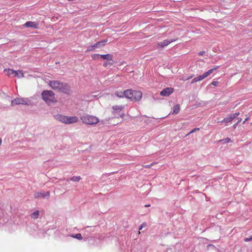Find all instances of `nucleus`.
Returning <instances> with one entry per match:
<instances>
[{
	"mask_svg": "<svg viewBox=\"0 0 252 252\" xmlns=\"http://www.w3.org/2000/svg\"><path fill=\"white\" fill-rule=\"evenodd\" d=\"M49 85L54 90L64 93H68L70 87L66 83H63L59 81H50Z\"/></svg>",
	"mask_w": 252,
	"mask_h": 252,
	"instance_id": "1",
	"label": "nucleus"
},
{
	"mask_svg": "<svg viewBox=\"0 0 252 252\" xmlns=\"http://www.w3.org/2000/svg\"><path fill=\"white\" fill-rule=\"evenodd\" d=\"M142 97L141 92L131 89L125 90V97L129 99L131 101L136 102L140 101Z\"/></svg>",
	"mask_w": 252,
	"mask_h": 252,
	"instance_id": "2",
	"label": "nucleus"
},
{
	"mask_svg": "<svg viewBox=\"0 0 252 252\" xmlns=\"http://www.w3.org/2000/svg\"><path fill=\"white\" fill-rule=\"evenodd\" d=\"M54 118L61 123L65 124L76 123L78 121V118L76 116L69 117L60 114L54 116Z\"/></svg>",
	"mask_w": 252,
	"mask_h": 252,
	"instance_id": "3",
	"label": "nucleus"
},
{
	"mask_svg": "<svg viewBox=\"0 0 252 252\" xmlns=\"http://www.w3.org/2000/svg\"><path fill=\"white\" fill-rule=\"evenodd\" d=\"M41 95L42 99L49 105L55 103L57 102L55 97V94L51 91H43Z\"/></svg>",
	"mask_w": 252,
	"mask_h": 252,
	"instance_id": "4",
	"label": "nucleus"
},
{
	"mask_svg": "<svg viewBox=\"0 0 252 252\" xmlns=\"http://www.w3.org/2000/svg\"><path fill=\"white\" fill-rule=\"evenodd\" d=\"M82 122L88 125H94L98 124L99 119L96 116L86 114L80 117Z\"/></svg>",
	"mask_w": 252,
	"mask_h": 252,
	"instance_id": "5",
	"label": "nucleus"
},
{
	"mask_svg": "<svg viewBox=\"0 0 252 252\" xmlns=\"http://www.w3.org/2000/svg\"><path fill=\"white\" fill-rule=\"evenodd\" d=\"M220 66H215L213 68L209 69L208 71L203 74L202 75H199L197 77L194 78L191 81V83H194L198 81H201L204 78L211 74L214 71L219 68Z\"/></svg>",
	"mask_w": 252,
	"mask_h": 252,
	"instance_id": "6",
	"label": "nucleus"
},
{
	"mask_svg": "<svg viewBox=\"0 0 252 252\" xmlns=\"http://www.w3.org/2000/svg\"><path fill=\"white\" fill-rule=\"evenodd\" d=\"M124 109V106L123 105H114L112 106V113L115 115L118 114V115L116 116V117L123 118L125 116V114L123 112Z\"/></svg>",
	"mask_w": 252,
	"mask_h": 252,
	"instance_id": "7",
	"label": "nucleus"
},
{
	"mask_svg": "<svg viewBox=\"0 0 252 252\" xmlns=\"http://www.w3.org/2000/svg\"><path fill=\"white\" fill-rule=\"evenodd\" d=\"M23 104L29 105L31 102L27 98H16L11 101V105Z\"/></svg>",
	"mask_w": 252,
	"mask_h": 252,
	"instance_id": "8",
	"label": "nucleus"
},
{
	"mask_svg": "<svg viewBox=\"0 0 252 252\" xmlns=\"http://www.w3.org/2000/svg\"><path fill=\"white\" fill-rule=\"evenodd\" d=\"M174 89L171 87L166 88L160 92V94L163 96H168L173 93Z\"/></svg>",
	"mask_w": 252,
	"mask_h": 252,
	"instance_id": "9",
	"label": "nucleus"
},
{
	"mask_svg": "<svg viewBox=\"0 0 252 252\" xmlns=\"http://www.w3.org/2000/svg\"><path fill=\"white\" fill-rule=\"evenodd\" d=\"M173 41H175V40H164L163 41L158 42L157 43V48L159 49L164 48V47L167 46Z\"/></svg>",
	"mask_w": 252,
	"mask_h": 252,
	"instance_id": "10",
	"label": "nucleus"
},
{
	"mask_svg": "<svg viewBox=\"0 0 252 252\" xmlns=\"http://www.w3.org/2000/svg\"><path fill=\"white\" fill-rule=\"evenodd\" d=\"M49 196L50 192L49 191L35 192L34 193L35 198H44L45 197H49Z\"/></svg>",
	"mask_w": 252,
	"mask_h": 252,
	"instance_id": "11",
	"label": "nucleus"
},
{
	"mask_svg": "<svg viewBox=\"0 0 252 252\" xmlns=\"http://www.w3.org/2000/svg\"><path fill=\"white\" fill-rule=\"evenodd\" d=\"M107 42L108 40L107 39L102 40L98 42H97L94 45L95 46V49L100 48L103 47Z\"/></svg>",
	"mask_w": 252,
	"mask_h": 252,
	"instance_id": "12",
	"label": "nucleus"
},
{
	"mask_svg": "<svg viewBox=\"0 0 252 252\" xmlns=\"http://www.w3.org/2000/svg\"><path fill=\"white\" fill-rule=\"evenodd\" d=\"M24 25L27 27L37 29L38 28V23L34 22L28 21Z\"/></svg>",
	"mask_w": 252,
	"mask_h": 252,
	"instance_id": "13",
	"label": "nucleus"
},
{
	"mask_svg": "<svg viewBox=\"0 0 252 252\" xmlns=\"http://www.w3.org/2000/svg\"><path fill=\"white\" fill-rule=\"evenodd\" d=\"M4 73L9 77H14L15 70L12 69H5L4 70Z\"/></svg>",
	"mask_w": 252,
	"mask_h": 252,
	"instance_id": "14",
	"label": "nucleus"
},
{
	"mask_svg": "<svg viewBox=\"0 0 252 252\" xmlns=\"http://www.w3.org/2000/svg\"><path fill=\"white\" fill-rule=\"evenodd\" d=\"M235 119V116H233V115L230 114L228 115L226 118H224L221 122H224L226 124L231 122L233 119Z\"/></svg>",
	"mask_w": 252,
	"mask_h": 252,
	"instance_id": "15",
	"label": "nucleus"
},
{
	"mask_svg": "<svg viewBox=\"0 0 252 252\" xmlns=\"http://www.w3.org/2000/svg\"><path fill=\"white\" fill-rule=\"evenodd\" d=\"M100 57L103 60H106L107 61H111L113 59V55L110 54L100 55Z\"/></svg>",
	"mask_w": 252,
	"mask_h": 252,
	"instance_id": "16",
	"label": "nucleus"
},
{
	"mask_svg": "<svg viewBox=\"0 0 252 252\" xmlns=\"http://www.w3.org/2000/svg\"><path fill=\"white\" fill-rule=\"evenodd\" d=\"M14 73V77H17L18 78H23L24 77V73L21 70H15Z\"/></svg>",
	"mask_w": 252,
	"mask_h": 252,
	"instance_id": "17",
	"label": "nucleus"
},
{
	"mask_svg": "<svg viewBox=\"0 0 252 252\" xmlns=\"http://www.w3.org/2000/svg\"><path fill=\"white\" fill-rule=\"evenodd\" d=\"M115 95L120 98H123L124 97H125V91L124 92L116 91L115 92Z\"/></svg>",
	"mask_w": 252,
	"mask_h": 252,
	"instance_id": "18",
	"label": "nucleus"
},
{
	"mask_svg": "<svg viewBox=\"0 0 252 252\" xmlns=\"http://www.w3.org/2000/svg\"><path fill=\"white\" fill-rule=\"evenodd\" d=\"M180 110V105L179 104H176L173 107V110L172 114H178Z\"/></svg>",
	"mask_w": 252,
	"mask_h": 252,
	"instance_id": "19",
	"label": "nucleus"
},
{
	"mask_svg": "<svg viewBox=\"0 0 252 252\" xmlns=\"http://www.w3.org/2000/svg\"><path fill=\"white\" fill-rule=\"evenodd\" d=\"M39 215V211L37 210L32 213V214L31 215V217L32 218L36 220L38 218Z\"/></svg>",
	"mask_w": 252,
	"mask_h": 252,
	"instance_id": "20",
	"label": "nucleus"
},
{
	"mask_svg": "<svg viewBox=\"0 0 252 252\" xmlns=\"http://www.w3.org/2000/svg\"><path fill=\"white\" fill-rule=\"evenodd\" d=\"M70 237H73L74 238H76L78 240H82L83 239L82 236L80 233L70 235Z\"/></svg>",
	"mask_w": 252,
	"mask_h": 252,
	"instance_id": "21",
	"label": "nucleus"
},
{
	"mask_svg": "<svg viewBox=\"0 0 252 252\" xmlns=\"http://www.w3.org/2000/svg\"><path fill=\"white\" fill-rule=\"evenodd\" d=\"M80 176H74L70 178V180L73 182H78L81 180Z\"/></svg>",
	"mask_w": 252,
	"mask_h": 252,
	"instance_id": "22",
	"label": "nucleus"
},
{
	"mask_svg": "<svg viewBox=\"0 0 252 252\" xmlns=\"http://www.w3.org/2000/svg\"><path fill=\"white\" fill-rule=\"evenodd\" d=\"M95 49H95V46H94V45H92L89 46L87 47V49L86 51V52H90V51H94Z\"/></svg>",
	"mask_w": 252,
	"mask_h": 252,
	"instance_id": "23",
	"label": "nucleus"
},
{
	"mask_svg": "<svg viewBox=\"0 0 252 252\" xmlns=\"http://www.w3.org/2000/svg\"><path fill=\"white\" fill-rule=\"evenodd\" d=\"M99 56L100 57V55L98 54H94L91 55L92 58L94 60H97L99 59Z\"/></svg>",
	"mask_w": 252,
	"mask_h": 252,
	"instance_id": "24",
	"label": "nucleus"
},
{
	"mask_svg": "<svg viewBox=\"0 0 252 252\" xmlns=\"http://www.w3.org/2000/svg\"><path fill=\"white\" fill-rule=\"evenodd\" d=\"M154 164H155V163L154 162H153L151 164H148V165H143V167H144V168H150Z\"/></svg>",
	"mask_w": 252,
	"mask_h": 252,
	"instance_id": "25",
	"label": "nucleus"
},
{
	"mask_svg": "<svg viewBox=\"0 0 252 252\" xmlns=\"http://www.w3.org/2000/svg\"><path fill=\"white\" fill-rule=\"evenodd\" d=\"M147 226V223L146 222H143L142 223V224L140 225L139 230H141L143 227H145Z\"/></svg>",
	"mask_w": 252,
	"mask_h": 252,
	"instance_id": "26",
	"label": "nucleus"
},
{
	"mask_svg": "<svg viewBox=\"0 0 252 252\" xmlns=\"http://www.w3.org/2000/svg\"><path fill=\"white\" fill-rule=\"evenodd\" d=\"M199 130V128H195L193 129L191 131H190V132L189 133V134L193 133L195 131H196V130Z\"/></svg>",
	"mask_w": 252,
	"mask_h": 252,
	"instance_id": "27",
	"label": "nucleus"
},
{
	"mask_svg": "<svg viewBox=\"0 0 252 252\" xmlns=\"http://www.w3.org/2000/svg\"><path fill=\"white\" fill-rule=\"evenodd\" d=\"M108 64L111 65V63H108L107 62H104L103 64V66L104 67H106Z\"/></svg>",
	"mask_w": 252,
	"mask_h": 252,
	"instance_id": "28",
	"label": "nucleus"
},
{
	"mask_svg": "<svg viewBox=\"0 0 252 252\" xmlns=\"http://www.w3.org/2000/svg\"><path fill=\"white\" fill-rule=\"evenodd\" d=\"M219 82L218 81H213L211 83V84L213 86H217Z\"/></svg>",
	"mask_w": 252,
	"mask_h": 252,
	"instance_id": "29",
	"label": "nucleus"
},
{
	"mask_svg": "<svg viewBox=\"0 0 252 252\" xmlns=\"http://www.w3.org/2000/svg\"><path fill=\"white\" fill-rule=\"evenodd\" d=\"M205 53V52L204 51H202L198 53V55L199 56H203Z\"/></svg>",
	"mask_w": 252,
	"mask_h": 252,
	"instance_id": "30",
	"label": "nucleus"
},
{
	"mask_svg": "<svg viewBox=\"0 0 252 252\" xmlns=\"http://www.w3.org/2000/svg\"><path fill=\"white\" fill-rule=\"evenodd\" d=\"M252 241V239H251L250 237L249 238H246L245 239V242H249V241Z\"/></svg>",
	"mask_w": 252,
	"mask_h": 252,
	"instance_id": "31",
	"label": "nucleus"
},
{
	"mask_svg": "<svg viewBox=\"0 0 252 252\" xmlns=\"http://www.w3.org/2000/svg\"><path fill=\"white\" fill-rule=\"evenodd\" d=\"M232 114L233 115V116H235V118L236 117H237V116H238L240 115V113L237 112L235 114Z\"/></svg>",
	"mask_w": 252,
	"mask_h": 252,
	"instance_id": "32",
	"label": "nucleus"
},
{
	"mask_svg": "<svg viewBox=\"0 0 252 252\" xmlns=\"http://www.w3.org/2000/svg\"><path fill=\"white\" fill-rule=\"evenodd\" d=\"M249 117L247 118H246V119L243 121V124H245V122H246L247 121H248V120H249Z\"/></svg>",
	"mask_w": 252,
	"mask_h": 252,
	"instance_id": "33",
	"label": "nucleus"
},
{
	"mask_svg": "<svg viewBox=\"0 0 252 252\" xmlns=\"http://www.w3.org/2000/svg\"><path fill=\"white\" fill-rule=\"evenodd\" d=\"M192 77V76H191L188 77V78H187L185 80H188L190 78H191Z\"/></svg>",
	"mask_w": 252,
	"mask_h": 252,
	"instance_id": "34",
	"label": "nucleus"
},
{
	"mask_svg": "<svg viewBox=\"0 0 252 252\" xmlns=\"http://www.w3.org/2000/svg\"><path fill=\"white\" fill-rule=\"evenodd\" d=\"M238 124V123H237L236 124H235V125H233V127H234V128H235V127H236V126H237Z\"/></svg>",
	"mask_w": 252,
	"mask_h": 252,
	"instance_id": "35",
	"label": "nucleus"
},
{
	"mask_svg": "<svg viewBox=\"0 0 252 252\" xmlns=\"http://www.w3.org/2000/svg\"><path fill=\"white\" fill-rule=\"evenodd\" d=\"M242 121V119H239L238 121L237 122L238 124L239 123Z\"/></svg>",
	"mask_w": 252,
	"mask_h": 252,
	"instance_id": "36",
	"label": "nucleus"
},
{
	"mask_svg": "<svg viewBox=\"0 0 252 252\" xmlns=\"http://www.w3.org/2000/svg\"><path fill=\"white\" fill-rule=\"evenodd\" d=\"M150 205H149V204H148V205H145V207H150Z\"/></svg>",
	"mask_w": 252,
	"mask_h": 252,
	"instance_id": "37",
	"label": "nucleus"
},
{
	"mask_svg": "<svg viewBox=\"0 0 252 252\" xmlns=\"http://www.w3.org/2000/svg\"><path fill=\"white\" fill-rule=\"evenodd\" d=\"M250 237H251V239L252 240V235L251 236H250Z\"/></svg>",
	"mask_w": 252,
	"mask_h": 252,
	"instance_id": "38",
	"label": "nucleus"
}]
</instances>
